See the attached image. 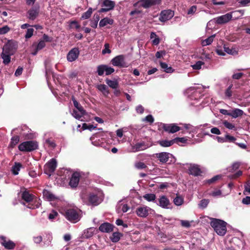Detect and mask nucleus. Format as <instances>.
Returning a JSON list of instances; mask_svg holds the SVG:
<instances>
[{
	"label": "nucleus",
	"mask_w": 250,
	"mask_h": 250,
	"mask_svg": "<svg viewBox=\"0 0 250 250\" xmlns=\"http://www.w3.org/2000/svg\"><path fill=\"white\" fill-rule=\"evenodd\" d=\"M113 23V21L112 19H110L108 18H104L102 19L99 22V26L100 27H104L107 24H112Z\"/></svg>",
	"instance_id": "34"
},
{
	"label": "nucleus",
	"mask_w": 250,
	"mask_h": 250,
	"mask_svg": "<svg viewBox=\"0 0 250 250\" xmlns=\"http://www.w3.org/2000/svg\"><path fill=\"white\" fill-rule=\"evenodd\" d=\"M153 156H155L160 162L162 164H165L169 162V163H174L175 162V159L172 154L166 152L157 153L153 154Z\"/></svg>",
	"instance_id": "6"
},
{
	"label": "nucleus",
	"mask_w": 250,
	"mask_h": 250,
	"mask_svg": "<svg viewBox=\"0 0 250 250\" xmlns=\"http://www.w3.org/2000/svg\"><path fill=\"white\" fill-rule=\"evenodd\" d=\"M109 44L107 43H105L104 45V49L102 50V54L104 55L105 54H109L111 53V50L110 49Z\"/></svg>",
	"instance_id": "59"
},
{
	"label": "nucleus",
	"mask_w": 250,
	"mask_h": 250,
	"mask_svg": "<svg viewBox=\"0 0 250 250\" xmlns=\"http://www.w3.org/2000/svg\"><path fill=\"white\" fill-rule=\"evenodd\" d=\"M232 19V14L228 13L226 14L213 19L208 22V24H210L211 22H214L218 24H223L228 22Z\"/></svg>",
	"instance_id": "8"
},
{
	"label": "nucleus",
	"mask_w": 250,
	"mask_h": 250,
	"mask_svg": "<svg viewBox=\"0 0 250 250\" xmlns=\"http://www.w3.org/2000/svg\"><path fill=\"white\" fill-rule=\"evenodd\" d=\"M161 0H141V5L145 8H148L150 7L159 5Z\"/></svg>",
	"instance_id": "18"
},
{
	"label": "nucleus",
	"mask_w": 250,
	"mask_h": 250,
	"mask_svg": "<svg viewBox=\"0 0 250 250\" xmlns=\"http://www.w3.org/2000/svg\"><path fill=\"white\" fill-rule=\"evenodd\" d=\"M65 218L71 223L78 222L81 218V210L78 208H67L62 211Z\"/></svg>",
	"instance_id": "2"
},
{
	"label": "nucleus",
	"mask_w": 250,
	"mask_h": 250,
	"mask_svg": "<svg viewBox=\"0 0 250 250\" xmlns=\"http://www.w3.org/2000/svg\"><path fill=\"white\" fill-rule=\"evenodd\" d=\"M224 51L228 54L231 55L233 56L237 55L238 54V51L235 50L234 48H229L227 47L226 45L224 46Z\"/></svg>",
	"instance_id": "37"
},
{
	"label": "nucleus",
	"mask_w": 250,
	"mask_h": 250,
	"mask_svg": "<svg viewBox=\"0 0 250 250\" xmlns=\"http://www.w3.org/2000/svg\"><path fill=\"white\" fill-rule=\"evenodd\" d=\"M57 166V162L55 159L52 158L44 166V171L46 174L51 175L54 172Z\"/></svg>",
	"instance_id": "11"
},
{
	"label": "nucleus",
	"mask_w": 250,
	"mask_h": 250,
	"mask_svg": "<svg viewBox=\"0 0 250 250\" xmlns=\"http://www.w3.org/2000/svg\"><path fill=\"white\" fill-rule=\"evenodd\" d=\"M233 87V85L231 84L226 89L225 92V96L228 98L230 99L232 96V92L231 89Z\"/></svg>",
	"instance_id": "50"
},
{
	"label": "nucleus",
	"mask_w": 250,
	"mask_h": 250,
	"mask_svg": "<svg viewBox=\"0 0 250 250\" xmlns=\"http://www.w3.org/2000/svg\"><path fill=\"white\" fill-rule=\"evenodd\" d=\"M227 223L225 221L215 218H213L210 222V225L215 232L219 235H224L227 231Z\"/></svg>",
	"instance_id": "4"
},
{
	"label": "nucleus",
	"mask_w": 250,
	"mask_h": 250,
	"mask_svg": "<svg viewBox=\"0 0 250 250\" xmlns=\"http://www.w3.org/2000/svg\"><path fill=\"white\" fill-rule=\"evenodd\" d=\"M153 44L157 45L160 43V39L154 32H151L150 36Z\"/></svg>",
	"instance_id": "40"
},
{
	"label": "nucleus",
	"mask_w": 250,
	"mask_h": 250,
	"mask_svg": "<svg viewBox=\"0 0 250 250\" xmlns=\"http://www.w3.org/2000/svg\"><path fill=\"white\" fill-rule=\"evenodd\" d=\"M15 50L14 44L12 42H8L3 46L2 52L12 55L15 53Z\"/></svg>",
	"instance_id": "20"
},
{
	"label": "nucleus",
	"mask_w": 250,
	"mask_h": 250,
	"mask_svg": "<svg viewBox=\"0 0 250 250\" xmlns=\"http://www.w3.org/2000/svg\"><path fill=\"white\" fill-rule=\"evenodd\" d=\"M92 12H93L92 8L91 7L89 8L86 12H85L83 14V15L81 17V19L85 20V19H87L89 18L91 16Z\"/></svg>",
	"instance_id": "47"
},
{
	"label": "nucleus",
	"mask_w": 250,
	"mask_h": 250,
	"mask_svg": "<svg viewBox=\"0 0 250 250\" xmlns=\"http://www.w3.org/2000/svg\"><path fill=\"white\" fill-rule=\"evenodd\" d=\"M129 209V207L126 204L123 203L122 201L119 202L117 206L116 210L118 213L126 212Z\"/></svg>",
	"instance_id": "24"
},
{
	"label": "nucleus",
	"mask_w": 250,
	"mask_h": 250,
	"mask_svg": "<svg viewBox=\"0 0 250 250\" xmlns=\"http://www.w3.org/2000/svg\"><path fill=\"white\" fill-rule=\"evenodd\" d=\"M143 198L148 202H153L156 203V196L155 194L153 193H147L143 196Z\"/></svg>",
	"instance_id": "33"
},
{
	"label": "nucleus",
	"mask_w": 250,
	"mask_h": 250,
	"mask_svg": "<svg viewBox=\"0 0 250 250\" xmlns=\"http://www.w3.org/2000/svg\"><path fill=\"white\" fill-rule=\"evenodd\" d=\"M114 72V69L105 65V73L106 75H109Z\"/></svg>",
	"instance_id": "63"
},
{
	"label": "nucleus",
	"mask_w": 250,
	"mask_h": 250,
	"mask_svg": "<svg viewBox=\"0 0 250 250\" xmlns=\"http://www.w3.org/2000/svg\"><path fill=\"white\" fill-rule=\"evenodd\" d=\"M95 228L94 227L89 228L84 230L83 236L84 238H89L95 233Z\"/></svg>",
	"instance_id": "28"
},
{
	"label": "nucleus",
	"mask_w": 250,
	"mask_h": 250,
	"mask_svg": "<svg viewBox=\"0 0 250 250\" xmlns=\"http://www.w3.org/2000/svg\"><path fill=\"white\" fill-rule=\"evenodd\" d=\"M20 137L18 136H15L11 138L10 146L11 147H14L19 142Z\"/></svg>",
	"instance_id": "52"
},
{
	"label": "nucleus",
	"mask_w": 250,
	"mask_h": 250,
	"mask_svg": "<svg viewBox=\"0 0 250 250\" xmlns=\"http://www.w3.org/2000/svg\"><path fill=\"white\" fill-rule=\"evenodd\" d=\"M211 125L208 124H205L203 125H200L197 126V129L200 130L201 133L203 136H208L210 137H213V135L209 133L207 130L208 129L211 128Z\"/></svg>",
	"instance_id": "22"
},
{
	"label": "nucleus",
	"mask_w": 250,
	"mask_h": 250,
	"mask_svg": "<svg viewBox=\"0 0 250 250\" xmlns=\"http://www.w3.org/2000/svg\"><path fill=\"white\" fill-rule=\"evenodd\" d=\"M33 239L34 242L37 244H39L42 241V237L41 235L34 236Z\"/></svg>",
	"instance_id": "60"
},
{
	"label": "nucleus",
	"mask_w": 250,
	"mask_h": 250,
	"mask_svg": "<svg viewBox=\"0 0 250 250\" xmlns=\"http://www.w3.org/2000/svg\"><path fill=\"white\" fill-rule=\"evenodd\" d=\"M204 64L202 61H199L195 64L191 65V67L194 70H199L201 68L202 66Z\"/></svg>",
	"instance_id": "54"
},
{
	"label": "nucleus",
	"mask_w": 250,
	"mask_h": 250,
	"mask_svg": "<svg viewBox=\"0 0 250 250\" xmlns=\"http://www.w3.org/2000/svg\"><path fill=\"white\" fill-rule=\"evenodd\" d=\"M11 55H9L8 54L4 53L3 52L1 53L0 56L3 60V63L5 65H7L10 63L11 61Z\"/></svg>",
	"instance_id": "35"
},
{
	"label": "nucleus",
	"mask_w": 250,
	"mask_h": 250,
	"mask_svg": "<svg viewBox=\"0 0 250 250\" xmlns=\"http://www.w3.org/2000/svg\"><path fill=\"white\" fill-rule=\"evenodd\" d=\"M45 46V42L42 40L40 41L37 45H35V50L32 52V54L33 55H36L38 51L42 49Z\"/></svg>",
	"instance_id": "30"
},
{
	"label": "nucleus",
	"mask_w": 250,
	"mask_h": 250,
	"mask_svg": "<svg viewBox=\"0 0 250 250\" xmlns=\"http://www.w3.org/2000/svg\"><path fill=\"white\" fill-rule=\"evenodd\" d=\"M70 26L71 28H75L79 30L80 29L81 26L76 21H73L70 22Z\"/></svg>",
	"instance_id": "56"
},
{
	"label": "nucleus",
	"mask_w": 250,
	"mask_h": 250,
	"mask_svg": "<svg viewBox=\"0 0 250 250\" xmlns=\"http://www.w3.org/2000/svg\"><path fill=\"white\" fill-rule=\"evenodd\" d=\"M162 127L165 131L170 133H175L180 130V127L175 124H163Z\"/></svg>",
	"instance_id": "16"
},
{
	"label": "nucleus",
	"mask_w": 250,
	"mask_h": 250,
	"mask_svg": "<svg viewBox=\"0 0 250 250\" xmlns=\"http://www.w3.org/2000/svg\"><path fill=\"white\" fill-rule=\"evenodd\" d=\"M80 176V173L78 172H75L72 174L69 182V185L71 188H75L78 186Z\"/></svg>",
	"instance_id": "15"
},
{
	"label": "nucleus",
	"mask_w": 250,
	"mask_h": 250,
	"mask_svg": "<svg viewBox=\"0 0 250 250\" xmlns=\"http://www.w3.org/2000/svg\"><path fill=\"white\" fill-rule=\"evenodd\" d=\"M85 112H79V110H73L72 115L76 119L81 120V118L84 115Z\"/></svg>",
	"instance_id": "41"
},
{
	"label": "nucleus",
	"mask_w": 250,
	"mask_h": 250,
	"mask_svg": "<svg viewBox=\"0 0 250 250\" xmlns=\"http://www.w3.org/2000/svg\"><path fill=\"white\" fill-rule=\"evenodd\" d=\"M43 198L49 201H54L57 197L49 191L44 189L42 192Z\"/></svg>",
	"instance_id": "26"
},
{
	"label": "nucleus",
	"mask_w": 250,
	"mask_h": 250,
	"mask_svg": "<svg viewBox=\"0 0 250 250\" xmlns=\"http://www.w3.org/2000/svg\"><path fill=\"white\" fill-rule=\"evenodd\" d=\"M156 204L164 209H171V204L169 199L165 195H161L156 201Z\"/></svg>",
	"instance_id": "9"
},
{
	"label": "nucleus",
	"mask_w": 250,
	"mask_h": 250,
	"mask_svg": "<svg viewBox=\"0 0 250 250\" xmlns=\"http://www.w3.org/2000/svg\"><path fill=\"white\" fill-rule=\"evenodd\" d=\"M73 102L74 106L77 108L79 112H85L83 107L79 104V103L75 99L73 100Z\"/></svg>",
	"instance_id": "57"
},
{
	"label": "nucleus",
	"mask_w": 250,
	"mask_h": 250,
	"mask_svg": "<svg viewBox=\"0 0 250 250\" xmlns=\"http://www.w3.org/2000/svg\"><path fill=\"white\" fill-rule=\"evenodd\" d=\"M101 5L103 7L99 10L100 13L106 12L113 9L115 5L114 1L110 0H102Z\"/></svg>",
	"instance_id": "10"
},
{
	"label": "nucleus",
	"mask_w": 250,
	"mask_h": 250,
	"mask_svg": "<svg viewBox=\"0 0 250 250\" xmlns=\"http://www.w3.org/2000/svg\"><path fill=\"white\" fill-rule=\"evenodd\" d=\"M105 65H100L97 66V73L98 75L102 76L105 72Z\"/></svg>",
	"instance_id": "55"
},
{
	"label": "nucleus",
	"mask_w": 250,
	"mask_h": 250,
	"mask_svg": "<svg viewBox=\"0 0 250 250\" xmlns=\"http://www.w3.org/2000/svg\"><path fill=\"white\" fill-rule=\"evenodd\" d=\"M210 132H211V133H212L213 134H215V135H219L221 134V131L217 127H211Z\"/></svg>",
	"instance_id": "61"
},
{
	"label": "nucleus",
	"mask_w": 250,
	"mask_h": 250,
	"mask_svg": "<svg viewBox=\"0 0 250 250\" xmlns=\"http://www.w3.org/2000/svg\"><path fill=\"white\" fill-rule=\"evenodd\" d=\"M106 84L113 89H116L118 86V83L116 80H106Z\"/></svg>",
	"instance_id": "42"
},
{
	"label": "nucleus",
	"mask_w": 250,
	"mask_h": 250,
	"mask_svg": "<svg viewBox=\"0 0 250 250\" xmlns=\"http://www.w3.org/2000/svg\"><path fill=\"white\" fill-rule=\"evenodd\" d=\"M244 114L242 110L239 108H235L231 110L230 116L233 118H236L238 117L242 116Z\"/></svg>",
	"instance_id": "29"
},
{
	"label": "nucleus",
	"mask_w": 250,
	"mask_h": 250,
	"mask_svg": "<svg viewBox=\"0 0 250 250\" xmlns=\"http://www.w3.org/2000/svg\"><path fill=\"white\" fill-rule=\"evenodd\" d=\"M121 235V233L119 232H114L110 237V240L112 242H117L120 239Z\"/></svg>",
	"instance_id": "45"
},
{
	"label": "nucleus",
	"mask_w": 250,
	"mask_h": 250,
	"mask_svg": "<svg viewBox=\"0 0 250 250\" xmlns=\"http://www.w3.org/2000/svg\"><path fill=\"white\" fill-rule=\"evenodd\" d=\"M80 51L78 48L75 47L70 50L67 55V60L68 62H72L79 57Z\"/></svg>",
	"instance_id": "17"
},
{
	"label": "nucleus",
	"mask_w": 250,
	"mask_h": 250,
	"mask_svg": "<svg viewBox=\"0 0 250 250\" xmlns=\"http://www.w3.org/2000/svg\"><path fill=\"white\" fill-rule=\"evenodd\" d=\"M205 88L206 87L203 85L190 87L186 90V92L191 100H198L200 97L201 89Z\"/></svg>",
	"instance_id": "5"
},
{
	"label": "nucleus",
	"mask_w": 250,
	"mask_h": 250,
	"mask_svg": "<svg viewBox=\"0 0 250 250\" xmlns=\"http://www.w3.org/2000/svg\"><path fill=\"white\" fill-rule=\"evenodd\" d=\"M158 143L162 146L168 147L172 146L174 143V140H173V139L170 141L166 140H161L159 141Z\"/></svg>",
	"instance_id": "38"
},
{
	"label": "nucleus",
	"mask_w": 250,
	"mask_h": 250,
	"mask_svg": "<svg viewBox=\"0 0 250 250\" xmlns=\"http://www.w3.org/2000/svg\"><path fill=\"white\" fill-rule=\"evenodd\" d=\"M134 167L137 169H143L147 167V166L143 162L138 161L134 164Z\"/></svg>",
	"instance_id": "48"
},
{
	"label": "nucleus",
	"mask_w": 250,
	"mask_h": 250,
	"mask_svg": "<svg viewBox=\"0 0 250 250\" xmlns=\"http://www.w3.org/2000/svg\"><path fill=\"white\" fill-rule=\"evenodd\" d=\"M222 123L223 125L225 126V127H226L227 128L230 130H236L235 125L232 123L228 122V121L224 120L223 121Z\"/></svg>",
	"instance_id": "43"
},
{
	"label": "nucleus",
	"mask_w": 250,
	"mask_h": 250,
	"mask_svg": "<svg viewBox=\"0 0 250 250\" xmlns=\"http://www.w3.org/2000/svg\"><path fill=\"white\" fill-rule=\"evenodd\" d=\"M160 66L164 69V71L167 73H171L174 72V69L171 66L168 65L166 62H160Z\"/></svg>",
	"instance_id": "32"
},
{
	"label": "nucleus",
	"mask_w": 250,
	"mask_h": 250,
	"mask_svg": "<svg viewBox=\"0 0 250 250\" xmlns=\"http://www.w3.org/2000/svg\"><path fill=\"white\" fill-rule=\"evenodd\" d=\"M53 237L51 233H48L46 235V238H44L43 243L45 246H49L52 240Z\"/></svg>",
	"instance_id": "49"
},
{
	"label": "nucleus",
	"mask_w": 250,
	"mask_h": 250,
	"mask_svg": "<svg viewBox=\"0 0 250 250\" xmlns=\"http://www.w3.org/2000/svg\"><path fill=\"white\" fill-rule=\"evenodd\" d=\"M151 210V208L149 207L142 205L137 208L135 212L138 216L142 218H146L148 215Z\"/></svg>",
	"instance_id": "12"
},
{
	"label": "nucleus",
	"mask_w": 250,
	"mask_h": 250,
	"mask_svg": "<svg viewBox=\"0 0 250 250\" xmlns=\"http://www.w3.org/2000/svg\"><path fill=\"white\" fill-rule=\"evenodd\" d=\"M174 15V12L171 10H163L161 12L159 19L162 22H165L171 19Z\"/></svg>",
	"instance_id": "14"
},
{
	"label": "nucleus",
	"mask_w": 250,
	"mask_h": 250,
	"mask_svg": "<svg viewBox=\"0 0 250 250\" xmlns=\"http://www.w3.org/2000/svg\"><path fill=\"white\" fill-rule=\"evenodd\" d=\"M97 87L99 91L103 93L104 96L107 97L109 94L108 87L106 85L104 84H99Z\"/></svg>",
	"instance_id": "31"
},
{
	"label": "nucleus",
	"mask_w": 250,
	"mask_h": 250,
	"mask_svg": "<svg viewBox=\"0 0 250 250\" xmlns=\"http://www.w3.org/2000/svg\"><path fill=\"white\" fill-rule=\"evenodd\" d=\"M215 35H212L208 38L202 40L201 44L203 46H207L211 44V43L213 42Z\"/></svg>",
	"instance_id": "36"
},
{
	"label": "nucleus",
	"mask_w": 250,
	"mask_h": 250,
	"mask_svg": "<svg viewBox=\"0 0 250 250\" xmlns=\"http://www.w3.org/2000/svg\"><path fill=\"white\" fill-rule=\"evenodd\" d=\"M186 167L188 168L189 174L197 176L201 173L202 171L200 166L195 164H186Z\"/></svg>",
	"instance_id": "13"
},
{
	"label": "nucleus",
	"mask_w": 250,
	"mask_h": 250,
	"mask_svg": "<svg viewBox=\"0 0 250 250\" xmlns=\"http://www.w3.org/2000/svg\"><path fill=\"white\" fill-rule=\"evenodd\" d=\"M112 64L115 66L123 67L124 66V56L123 55H119L111 60Z\"/></svg>",
	"instance_id": "21"
},
{
	"label": "nucleus",
	"mask_w": 250,
	"mask_h": 250,
	"mask_svg": "<svg viewBox=\"0 0 250 250\" xmlns=\"http://www.w3.org/2000/svg\"><path fill=\"white\" fill-rule=\"evenodd\" d=\"M1 244L6 249L12 250L15 247V244L11 240H6L4 236H1Z\"/></svg>",
	"instance_id": "19"
},
{
	"label": "nucleus",
	"mask_w": 250,
	"mask_h": 250,
	"mask_svg": "<svg viewBox=\"0 0 250 250\" xmlns=\"http://www.w3.org/2000/svg\"><path fill=\"white\" fill-rule=\"evenodd\" d=\"M39 8L32 7L28 11V18L31 20H34L39 14Z\"/></svg>",
	"instance_id": "27"
},
{
	"label": "nucleus",
	"mask_w": 250,
	"mask_h": 250,
	"mask_svg": "<svg viewBox=\"0 0 250 250\" xmlns=\"http://www.w3.org/2000/svg\"><path fill=\"white\" fill-rule=\"evenodd\" d=\"M147 146L144 142H140L132 146V151L135 152L146 149Z\"/></svg>",
	"instance_id": "25"
},
{
	"label": "nucleus",
	"mask_w": 250,
	"mask_h": 250,
	"mask_svg": "<svg viewBox=\"0 0 250 250\" xmlns=\"http://www.w3.org/2000/svg\"><path fill=\"white\" fill-rule=\"evenodd\" d=\"M22 166L20 163H15L14 165L12 167V171L14 175H16L19 172Z\"/></svg>",
	"instance_id": "39"
},
{
	"label": "nucleus",
	"mask_w": 250,
	"mask_h": 250,
	"mask_svg": "<svg viewBox=\"0 0 250 250\" xmlns=\"http://www.w3.org/2000/svg\"><path fill=\"white\" fill-rule=\"evenodd\" d=\"M45 145L50 149H54L56 146V144L54 140L48 139L45 140Z\"/></svg>",
	"instance_id": "44"
},
{
	"label": "nucleus",
	"mask_w": 250,
	"mask_h": 250,
	"mask_svg": "<svg viewBox=\"0 0 250 250\" xmlns=\"http://www.w3.org/2000/svg\"><path fill=\"white\" fill-rule=\"evenodd\" d=\"M96 127L90 124H86L85 123L83 124V129H88L90 131L93 130L94 128H95Z\"/></svg>",
	"instance_id": "64"
},
{
	"label": "nucleus",
	"mask_w": 250,
	"mask_h": 250,
	"mask_svg": "<svg viewBox=\"0 0 250 250\" xmlns=\"http://www.w3.org/2000/svg\"><path fill=\"white\" fill-rule=\"evenodd\" d=\"M82 199L88 205L97 206L103 201L104 194L102 191L97 189L88 194L87 200L84 197H82Z\"/></svg>",
	"instance_id": "3"
},
{
	"label": "nucleus",
	"mask_w": 250,
	"mask_h": 250,
	"mask_svg": "<svg viewBox=\"0 0 250 250\" xmlns=\"http://www.w3.org/2000/svg\"><path fill=\"white\" fill-rule=\"evenodd\" d=\"M38 144L36 142L29 141L24 142L19 146V149L21 151H31L36 149L38 147Z\"/></svg>",
	"instance_id": "7"
},
{
	"label": "nucleus",
	"mask_w": 250,
	"mask_h": 250,
	"mask_svg": "<svg viewBox=\"0 0 250 250\" xmlns=\"http://www.w3.org/2000/svg\"><path fill=\"white\" fill-rule=\"evenodd\" d=\"M174 204L177 206L182 205L184 203L183 198L181 197L177 196L173 200Z\"/></svg>",
	"instance_id": "51"
},
{
	"label": "nucleus",
	"mask_w": 250,
	"mask_h": 250,
	"mask_svg": "<svg viewBox=\"0 0 250 250\" xmlns=\"http://www.w3.org/2000/svg\"><path fill=\"white\" fill-rule=\"evenodd\" d=\"M209 195L212 196L213 197H219L222 194V192L219 189H215L212 191L211 192L209 193Z\"/></svg>",
	"instance_id": "58"
},
{
	"label": "nucleus",
	"mask_w": 250,
	"mask_h": 250,
	"mask_svg": "<svg viewBox=\"0 0 250 250\" xmlns=\"http://www.w3.org/2000/svg\"><path fill=\"white\" fill-rule=\"evenodd\" d=\"M21 198L25 202L23 203V205L28 208L34 209L39 208L41 205L40 199L35 197L27 191H24L22 193Z\"/></svg>",
	"instance_id": "1"
},
{
	"label": "nucleus",
	"mask_w": 250,
	"mask_h": 250,
	"mask_svg": "<svg viewBox=\"0 0 250 250\" xmlns=\"http://www.w3.org/2000/svg\"><path fill=\"white\" fill-rule=\"evenodd\" d=\"M209 202V201L208 199H202V200L200 201V203L198 204L199 207L202 208H206L207 207L208 205V204Z\"/></svg>",
	"instance_id": "53"
},
{
	"label": "nucleus",
	"mask_w": 250,
	"mask_h": 250,
	"mask_svg": "<svg viewBox=\"0 0 250 250\" xmlns=\"http://www.w3.org/2000/svg\"><path fill=\"white\" fill-rule=\"evenodd\" d=\"M99 229L102 232L109 233L113 231V226L108 223H104L100 225Z\"/></svg>",
	"instance_id": "23"
},
{
	"label": "nucleus",
	"mask_w": 250,
	"mask_h": 250,
	"mask_svg": "<svg viewBox=\"0 0 250 250\" xmlns=\"http://www.w3.org/2000/svg\"><path fill=\"white\" fill-rule=\"evenodd\" d=\"M232 14V18L234 20L238 19L244 15V11L242 10H237L230 12Z\"/></svg>",
	"instance_id": "46"
},
{
	"label": "nucleus",
	"mask_w": 250,
	"mask_h": 250,
	"mask_svg": "<svg viewBox=\"0 0 250 250\" xmlns=\"http://www.w3.org/2000/svg\"><path fill=\"white\" fill-rule=\"evenodd\" d=\"M34 31V30L33 28L27 29L26 34L25 35V38L26 39L30 38L33 34Z\"/></svg>",
	"instance_id": "62"
}]
</instances>
